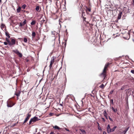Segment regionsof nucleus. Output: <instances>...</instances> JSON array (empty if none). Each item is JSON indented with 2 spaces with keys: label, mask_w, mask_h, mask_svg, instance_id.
Here are the masks:
<instances>
[{
  "label": "nucleus",
  "mask_w": 134,
  "mask_h": 134,
  "mask_svg": "<svg viewBox=\"0 0 134 134\" xmlns=\"http://www.w3.org/2000/svg\"><path fill=\"white\" fill-rule=\"evenodd\" d=\"M124 87H123L120 89V90H124Z\"/></svg>",
  "instance_id": "obj_37"
},
{
  "label": "nucleus",
  "mask_w": 134,
  "mask_h": 134,
  "mask_svg": "<svg viewBox=\"0 0 134 134\" xmlns=\"http://www.w3.org/2000/svg\"><path fill=\"white\" fill-rule=\"evenodd\" d=\"M27 38L26 37H25L24 38V42L26 43L27 42Z\"/></svg>",
  "instance_id": "obj_28"
},
{
  "label": "nucleus",
  "mask_w": 134,
  "mask_h": 134,
  "mask_svg": "<svg viewBox=\"0 0 134 134\" xmlns=\"http://www.w3.org/2000/svg\"><path fill=\"white\" fill-rule=\"evenodd\" d=\"M104 85L103 84H102L99 86V87L102 89H103L104 88Z\"/></svg>",
  "instance_id": "obj_24"
},
{
  "label": "nucleus",
  "mask_w": 134,
  "mask_h": 134,
  "mask_svg": "<svg viewBox=\"0 0 134 134\" xmlns=\"http://www.w3.org/2000/svg\"><path fill=\"white\" fill-rule=\"evenodd\" d=\"M129 127H128L124 131H123V132L124 133V134H125L126 132L129 129Z\"/></svg>",
  "instance_id": "obj_17"
},
{
  "label": "nucleus",
  "mask_w": 134,
  "mask_h": 134,
  "mask_svg": "<svg viewBox=\"0 0 134 134\" xmlns=\"http://www.w3.org/2000/svg\"><path fill=\"white\" fill-rule=\"evenodd\" d=\"M110 103H111L112 104H114L113 100V99H111L110 100Z\"/></svg>",
  "instance_id": "obj_31"
},
{
  "label": "nucleus",
  "mask_w": 134,
  "mask_h": 134,
  "mask_svg": "<svg viewBox=\"0 0 134 134\" xmlns=\"http://www.w3.org/2000/svg\"><path fill=\"white\" fill-rule=\"evenodd\" d=\"M97 123L98 125V126H99V123L98 122H97Z\"/></svg>",
  "instance_id": "obj_50"
},
{
  "label": "nucleus",
  "mask_w": 134,
  "mask_h": 134,
  "mask_svg": "<svg viewBox=\"0 0 134 134\" xmlns=\"http://www.w3.org/2000/svg\"><path fill=\"white\" fill-rule=\"evenodd\" d=\"M86 12H87V11L90 12L91 11V9L90 8H88L87 7H86Z\"/></svg>",
  "instance_id": "obj_13"
},
{
  "label": "nucleus",
  "mask_w": 134,
  "mask_h": 134,
  "mask_svg": "<svg viewBox=\"0 0 134 134\" xmlns=\"http://www.w3.org/2000/svg\"><path fill=\"white\" fill-rule=\"evenodd\" d=\"M20 92L19 91V92H18V93H15V95H16L17 97H19L20 95Z\"/></svg>",
  "instance_id": "obj_21"
},
{
  "label": "nucleus",
  "mask_w": 134,
  "mask_h": 134,
  "mask_svg": "<svg viewBox=\"0 0 134 134\" xmlns=\"http://www.w3.org/2000/svg\"><path fill=\"white\" fill-rule=\"evenodd\" d=\"M102 119L103 121L105 122V120L104 118H102Z\"/></svg>",
  "instance_id": "obj_39"
},
{
  "label": "nucleus",
  "mask_w": 134,
  "mask_h": 134,
  "mask_svg": "<svg viewBox=\"0 0 134 134\" xmlns=\"http://www.w3.org/2000/svg\"><path fill=\"white\" fill-rule=\"evenodd\" d=\"M36 21L35 20L33 21L31 23V24L32 25H35L36 23Z\"/></svg>",
  "instance_id": "obj_20"
},
{
  "label": "nucleus",
  "mask_w": 134,
  "mask_h": 134,
  "mask_svg": "<svg viewBox=\"0 0 134 134\" xmlns=\"http://www.w3.org/2000/svg\"><path fill=\"white\" fill-rule=\"evenodd\" d=\"M80 130L82 132V133H85L86 132L85 130L82 129H80Z\"/></svg>",
  "instance_id": "obj_25"
},
{
  "label": "nucleus",
  "mask_w": 134,
  "mask_h": 134,
  "mask_svg": "<svg viewBox=\"0 0 134 134\" xmlns=\"http://www.w3.org/2000/svg\"><path fill=\"white\" fill-rule=\"evenodd\" d=\"M36 10L37 12L40 11V10H39L40 7L39 6H36Z\"/></svg>",
  "instance_id": "obj_16"
},
{
  "label": "nucleus",
  "mask_w": 134,
  "mask_h": 134,
  "mask_svg": "<svg viewBox=\"0 0 134 134\" xmlns=\"http://www.w3.org/2000/svg\"><path fill=\"white\" fill-rule=\"evenodd\" d=\"M5 40H6V41L7 42H8V44H9H9H11L10 43V41H9V39L8 38L6 37L5 38Z\"/></svg>",
  "instance_id": "obj_14"
},
{
  "label": "nucleus",
  "mask_w": 134,
  "mask_h": 134,
  "mask_svg": "<svg viewBox=\"0 0 134 134\" xmlns=\"http://www.w3.org/2000/svg\"><path fill=\"white\" fill-rule=\"evenodd\" d=\"M133 3L134 4V0H133Z\"/></svg>",
  "instance_id": "obj_48"
},
{
  "label": "nucleus",
  "mask_w": 134,
  "mask_h": 134,
  "mask_svg": "<svg viewBox=\"0 0 134 134\" xmlns=\"http://www.w3.org/2000/svg\"><path fill=\"white\" fill-rule=\"evenodd\" d=\"M98 129L99 130H100V127H98Z\"/></svg>",
  "instance_id": "obj_47"
},
{
  "label": "nucleus",
  "mask_w": 134,
  "mask_h": 134,
  "mask_svg": "<svg viewBox=\"0 0 134 134\" xmlns=\"http://www.w3.org/2000/svg\"><path fill=\"white\" fill-rule=\"evenodd\" d=\"M5 27V25L3 24H2L1 26V28L3 30Z\"/></svg>",
  "instance_id": "obj_15"
},
{
  "label": "nucleus",
  "mask_w": 134,
  "mask_h": 134,
  "mask_svg": "<svg viewBox=\"0 0 134 134\" xmlns=\"http://www.w3.org/2000/svg\"><path fill=\"white\" fill-rule=\"evenodd\" d=\"M13 52L16 54L19 57H22V54L21 53H20L17 50H13Z\"/></svg>",
  "instance_id": "obj_3"
},
{
  "label": "nucleus",
  "mask_w": 134,
  "mask_h": 134,
  "mask_svg": "<svg viewBox=\"0 0 134 134\" xmlns=\"http://www.w3.org/2000/svg\"><path fill=\"white\" fill-rule=\"evenodd\" d=\"M103 114H104V116H107L108 115V114L107 113V112H106V111L105 110H104V112L103 113Z\"/></svg>",
  "instance_id": "obj_19"
},
{
  "label": "nucleus",
  "mask_w": 134,
  "mask_h": 134,
  "mask_svg": "<svg viewBox=\"0 0 134 134\" xmlns=\"http://www.w3.org/2000/svg\"><path fill=\"white\" fill-rule=\"evenodd\" d=\"M53 64V63H51L50 65L49 66V68L50 69H51V68L52 67V65Z\"/></svg>",
  "instance_id": "obj_30"
},
{
  "label": "nucleus",
  "mask_w": 134,
  "mask_h": 134,
  "mask_svg": "<svg viewBox=\"0 0 134 134\" xmlns=\"http://www.w3.org/2000/svg\"><path fill=\"white\" fill-rule=\"evenodd\" d=\"M113 92H114V90H113L110 91V94H112L113 93Z\"/></svg>",
  "instance_id": "obj_38"
},
{
  "label": "nucleus",
  "mask_w": 134,
  "mask_h": 134,
  "mask_svg": "<svg viewBox=\"0 0 134 134\" xmlns=\"http://www.w3.org/2000/svg\"><path fill=\"white\" fill-rule=\"evenodd\" d=\"M40 119H39L37 117L35 116L30 119L29 122V124H31L32 122H35L37 121L40 120Z\"/></svg>",
  "instance_id": "obj_2"
},
{
  "label": "nucleus",
  "mask_w": 134,
  "mask_h": 134,
  "mask_svg": "<svg viewBox=\"0 0 134 134\" xmlns=\"http://www.w3.org/2000/svg\"><path fill=\"white\" fill-rule=\"evenodd\" d=\"M103 134H107L106 132L105 131H104L103 132Z\"/></svg>",
  "instance_id": "obj_41"
},
{
  "label": "nucleus",
  "mask_w": 134,
  "mask_h": 134,
  "mask_svg": "<svg viewBox=\"0 0 134 134\" xmlns=\"http://www.w3.org/2000/svg\"><path fill=\"white\" fill-rule=\"evenodd\" d=\"M109 119L111 121H112V122L113 121V119L111 118L109 116Z\"/></svg>",
  "instance_id": "obj_34"
},
{
  "label": "nucleus",
  "mask_w": 134,
  "mask_h": 134,
  "mask_svg": "<svg viewBox=\"0 0 134 134\" xmlns=\"http://www.w3.org/2000/svg\"><path fill=\"white\" fill-rule=\"evenodd\" d=\"M122 14V12H120L118 14V19H121Z\"/></svg>",
  "instance_id": "obj_9"
},
{
  "label": "nucleus",
  "mask_w": 134,
  "mask_h": 134,
  "mask_svg": "<svg viewBox=\"0 0 134 134\" xmlns=\"http://www.w3.org/2000/svg\"><path fill=\"white\" fill-rule=\"evenodd\" d=\"M111 108H112V110H113V111L114 112H116V111H117V109H115L113 107H112Z\"/></svg>",
  "instance_id": "obj_23"
},
{
  "label": "nucleus",
  "mask_w": 134,
  "mask_h": 134,
  "mask_svg": "<svg viewBox=\"0 0 134 134\" xmlns=\"http://www.w3.org/2000/svg\"><path fill=\"white\" fill-rule=\"evenodd\" d=\"M85 133H81L80 134H85Z\"/></svg>",
  "instance_id": "obj_52"
},
{
  "label": "nucleus",
  "mask_w": 134,
  "mask_h": 134,
  "mask_svg": "<svg viewBox=\"0 0 134 134\" xmlns=\"http://www.w3.org/2000/svg\"><path fill=\"white\" fill-rule=\"evenodd\" d=\"M81 12H80V14H81L82 17H83L84 15L85 16V14L84 11V10L82 9L81 10Z\"/></svg>",
  "instance_id": "obj_6"
},
{
  "label": "nucleus",
  "mask_w": 134,
  "mask_h": 134,
  "mask_svg": "<svg viewBox=\"0 0 134 134\" xmlns=\"http://www.w3.org/2000/svg\"><path fill=\"white\" fill-rule=\"evenodd\" d=\"M26 7V5L25 4L23 5L22 6V8L23 9H24Z\"/></svg>",
  "instance_id": "obj_27"
},
{
  "label": "nucleus",
  "mask_w": 134,
  "mask_h": 134,
  "mask_svg": "<svg viewBox=\"0 0 134 134\" xmlns=\"http://www.w3.org/2000/svg\"><path fill=\"white\" fill-rule=\"evenodd\" d=\"M21 9V8L20 7H19V8L16 9L17 12V13L20 12V11Z\"/></svg>",
  "instance_id": "obj_18"
},
{
  "label": "nucleus",
  "mask_w": 134,
  "mask_h": 134,
  "mask_svg": "<svg viewBox=\"0 0 134 134\" xmlns=\"http://www.w3.org/2000/svg\"><path fill=\"white\" fill-rule=\"evenodd\" d=\"M131 72L133 73V74H134V70H131Z\"/></svg>",
  "instance_id": "obj_35"
},
{
  "label": "nucleus",
  "mask_w": 134,
  "mask_h": 134,
  "mask_svg": "<svg viewBox=\"0 0 134 134\" xmlns=\"http://www.w3.org/2000/svg\"><path fill=\"white\" fill-rule=\"evenodd\" d=\"M109 65V64H106L104 67L103 72L101 74V76L104 77V79L106 77V70Z\"/></svg>",
  "instance_id": "obj_1"
},
{
  "label": "nucleus",
  "mask_w": 134,
  "mask_h": 134,
  "mask_svg": "<svg viewBox=\"0 0 134 134\" xmlns=\"http://www.w3.org/2000/svg\"><path fill=\"white\" fill-rule=\"evenodd\" d=\"M2 2V0H0V3H1Z\"/></svg>",
  "instance_id": "obj_51"
},
{
  "label": "nucleus",
  "mask_w": 134,
  "mask_h": 134,
  "mask_svg": "<svg viewBox=\"0 0 134 134\" xmlns=\"http://www.w3.org/2000/svg\"><path fill=\"white\" fill-rule=\"evenodd\" d=\"M10 39H11V42H10L11 44H9V45L10 46H12L15 44V40L13 38H11Z\"/></svg>",
  "instance_id": "obj_5"
},
{
  "label": "nucleus",
  "mask_w": 134,
  "mask_h": 134,
  "mask_svg": "<svg viewBox=\"0 0 134 134\" xmlns=\"http://www.w3.org/2000/svg\"><path fill=\"white\" fill-rule=\"evenodd\" d=\"M105 118H106V119H108V117H107V116H105Z\"/></svg>",
  "instance_id": "obj_45"
},
{
  "label": "nucleus",
  "mask_w": 134,
  "mask_h": 134,
  "mask_svg": "<svg viewBox=\"0 0 134 134\" xmlns=\"http://www.w3.org/2000/svg\"><path fill=\"white\" fill-rule=\"evenodd\" d=\"M107 131L108 133L110 132V130L111 129L110 126L109 125H108L107 127Z\"/></svg>",
  "instance_id": "obj_7"
},
{
  "label": "nucleus",
  "mask_w": 134,
  "mask_h": 134,
  "mask_svg": "<svg viewBox=\"0 0 134 134\" xmlns=\"http://www.w3.org/2000/svg\"><path fill=\"white\" fill-rule=\"evenodd\" d=\"M12 103L10 102L9 103H8V102L7 104V106L8 107H12L14 105V104L12 105Z\"/></svg>",
  "instance_id": "obj_8"
},
{
  "label": "nucleus",
  "mask_w": 134,
  "mask_h": 134,
  "mask_svg": "<svg viewBox=\"0 0 134 134\" xmlns=\"http://www.w3.org/2000/svg\"><path fill=\"white\" fill-rule=\"evenodd\" d=\"M36 36V33H35L34 32H32V36L33 37H35Z\"/></svg>",
  "instance_id": "obj_22"
},
{
  "label": "nucleus",
  "mask_w": 134,
  "mask_h": 134,
  "mask_svg": "<svg viewBox=\"0 0 134 134\" xmlns=\"http://www.w3.org/2000/svg\"><path fill=\"white\" fill-rule=\"evenodd\" d=\"M26 20H25L23 22L22 24L23 25H24L26 23Z\"/></svg>",
  "instance_id": "obj_29"
},
{
  "label": "nucleus",
  "mask_w": 134,
  "mask_h": 134,
  "mask_svg": "<svg viewBox=\"0 0 134 134\" xmlns=\"http://www.w3.org/2000/svg\"><path fill=\"white\" fill-rule=\"evenodd\" d=\"M53 114V113H51L49 114V115L50 116H52V115Z\"/></svg>",
  "instance_id": "obj_40"
},
{
  "label": "nucleus",
  "mask_w": 134,
  "mask_h": 134,
  "mask_svg": "<svg viewBox=\"0 0 134 134\" xmlns=\"http://www.w3.org/2000/svg\"><path fill=\"white\" fill-rule=\"evenodd\" d=\"M65 129L67 131H69V130L66 128H65Z\"/></svg>",
  "instance_id": "obj_42"
},
{
  "label": "nucleus",
  "mask_w": 134,
  "mask_h": 134,
  "mask_svg": "<svg viewBox=\"0 0 134 134\" xmlns=\"http://www.w3.org/2000/svg\"><path fill=\"white\" fill-rule=\"evenodd\" d=\"M119 83V82H118V83H116L115 84V85H117L118 84V83Z\"/></svg>",
  "instance_id": "obj_44"
},
{
  "label": "nucleus",
  "mask_w": 134,
  "mask_h": 134,
  "mask_svg": "<svg viewBox=\"0 0 134 134\" xmlns=\"http://www.w3.org/2000/svg\"><path fill=\"white\" fill-rule=\"evenodd\" d=\"M19 99L18 97L17 96V99Z\"/></svg>",
  "instance_id": "obj_49"
},
{
  "label": "nucleus",
  "mask_w": 134,
  "mask_h": 134,
  "mask_svg": "<svg viewBox=\"0 0 134 134\" xmlns=\"http://www.w3.org/2000/svg\"><path fill=\"white\" fill-rule=\"evenodd\" d=\"M83 19V21H85V19H86V18H85L84 17V16H83V17H82Z\"/></svg>",
  "instance_id": "obj_36"
},
{
  "label": "nucleus",
  "mask_w": 134,
  "mask_h": 134,
  "mask_svg": "<svg viewBox=\"0 0 134 134\" xmlns=\"http://www.w3.org/2000/svg\"><path fill=\"white\" fill-rule=\"evenodd\" d=\"M23 26H24V25H23V24H22V23H20V25H19V26H20V27H22Z\"/></svg>",
  "instance_id": "obj_32"
},
{
  "label": "nucleus",
  "mask_w": 134,
  "mask_h": 134,
  "mask_svg": "<svg viewBox=\"0 0 134 134\" xmlns=\"http://www.w3.org/2000/svg\"><path fill=\"white\" fill-rule=\"evenodd\" d=\"M54 57L52 58L51 59V63H53L54 62Z\"/></svg>",
  "instance_id": "obj_26"
},
{
  "label": "nucleus",
  "mask_w": 134,
  "mask_h": 134,
  "mask_svg": "<svg viewBox=\"0 0 134 134\" xmlns=\"http://www.w3.org/2000/svg\"><path fill=\"white\" fill-rule=\"evenodd\" d=\"M116 127H117V126H114L113 129H111L110 130V132H113L114 131V130H115V129L116 128Z\"/></svg>",
  "instance_id": "obj_11"
},
{
  "label": "nucleus",
  "mask_w": 134,
  "mask_h": 134,
  "mask_svg": "<svg viewBox=\"0 0 134 134\" xmlns=\"http://www.w3.org/2000/svg\"><path fill=\"white\" fill-rule=\"evenodd\" d=\"M45 21V20H43L41 21V22H42L43 23Z\"/></svg>",
  "instance_id": "obj_46"
},
{
  "label": "nucleus",
  "mask_w": 134,
  "mask_h": 134,
  "mask_svg": "<svg viewBox=\"0 0 134 134\" xmlns=\"http://www.w3.org/2000/svg\"><path fill=\"white\" fill-rule=\"evenodd\" d=\"M31 114H29V113L27 114V116L23 122V124H24L27 122V121L29 120L30 117H31Z\"/></svg>",
  "instance_id": "obj_4"
},
{
  "label": "nucleus",
  "mask_w": 134,
  "mask_h": 134,
  "mask_svg": "<svg viewBox=\"0 0 134 134\" xmlns=\"http://www.w3.org/2000/svg\"><path fill=\"white\" fill-rule=\"evenodd\" d=\"M54 133L53 132H50V134H53Z\"/></svg>",
  "instance_id": "obj_43"
},
{
  "label": "nucleus",
  "mask_w": 134,
  "mask_h": 134,
  "mask_svg": "<svg viewBox=\"0 0 134 134\" xmlns=\"http://www.w3.org/2000/svg\"><path fill=\"white\" fill-rule=\"evenodd\" d=\"M5 34L6 36L8 38H10V36L9 33L7 31H6L5 32Z\"/></svg>",
  "instance_id": "obj_10"
},
{
  "label": "nucleus",
  "mask_w": 134,
  "mask_h": 134,
  "mask_svg": "<svg viewBox=\"0 0 134 134\" xmlns=\"http://www.w3.org/2000/svg\"><path fill=\"white\" fill-rule=\"evenodd\" d=\"M8 43L7 42H4V44L5 45H7L8 44Z\"/></svg>",
  "instance_id": "obj_33"
},
{
  "label": "nucleus",
  "mask_w": 134,
  "mask_h": 134,
  "mask_svg": "<svg viewBox=\"0 0 134 134\" xmlns=\"http://www.w3.org/2000/svg\"><path fill=\"white\" fill-rule=\"evenodd\" d=\"M53 128H54L55 129L59 130L60 129V128L58 126L56 125L54 126H53Z\"/></svg>",
  "instance_id": "obj_12"
}]
</instances>
